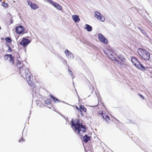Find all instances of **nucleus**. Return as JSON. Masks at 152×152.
<instances>
[{
	"label": "nucleus",
	"mask_w": 152,
	"mask_h": 152,
	"mask_svg": "<svg viewBox=\"0 0 152 152\" xmlns=\"http://www.w3.org/2000/svg\"><path fill=\"white\" fill-rule=\"evenodd\" d=\"M5 59L7 60L10 63L13 65L14 63V57L12 54H6L5 55Z\"/></svg>",
	"instance_id": "8"
},
{
	"label": "nucleus",
	"mask_w": 152,
	"mask_h": 152,
	"mask_svg": "<svg viewBox=\"0 0 152 152\" xmlns=\"http://www.w3.org/2000/svg\"><path fill=\"white\" fill-rule=\"evenodd\" d=\"M6 41L8 42H11L12 40L9 37H6L5 38Z\"/></svg>",
	"instance_id": "24"
},
{
	"label": "nucleus",
	"mask_w": 152,
	"mask_h": 152,
	"mask_svg": "<svg viewBox=\"0 0 152 152\" xmlns=\"http://www.w3.org/2000/svg\"><path fill=\"white\" fill-rule=\"evenodd\" d=\"M2 5L4 7H7L8 6V4L7 3L2 2Z\"/></svg>",
	"instance_id": "25"
},
{
	"label": "nucleus",
	"mask_w": 152,
	"mask_h": 152,
	"mask_svg": "<svg viewBox=\"0 0 152 152\" xmlns=\"http://www.w3.org/2000/svg\"><path fill=\"white\" fill-rule=\"evenodd\" d=\"M69 73L70 75H71L72 76L73 75V73L72 71L70 70L69 69H68Z\"/></svg>",
	"instance_id": "27"
},
{
	"label": "nucleus",
	"mask_w": 152,
	"mask_h": 152,
	"mask_svg": "<svg viewBox=\"0 0 152 152\" xmlns=\"http://www.w3.org/2000/svg\"><path fill=\"white\" fill-rule=\"evenodd\" d=\"M151 73L152 74V71L151 72Z\"/></svg>",
	"instance_id": "37"
},
{
	"label": "nucleus",
	"mask_w": 152,
	"mask_h": 152,
	"mask_svg": "<svg viewBox=\"0 0 152 152\" xmlns=\"http://www.w3.org/2000/svg\"><path fill=\"white\" fill-rule=\"evenodd\" d=\"M90 137H88L87 135H85L83 137V141L86 143L90 140Z\"/></svg>",
	"instance_id": "15"
},
{
	"label": "nucleus",
	"mask_w": 152,
	"mask_h": 152,
	"mask_svg": "<svg viewBox=\"0 0 152 152\" xmlns=\"http://www.w3.org/2000/svg\"><path fill=\"white\" fill-rule=\"evenodd\" d=\"M13 20L12 19L10 20V24L12 23H13Z\"/></svg>",
	"instance_id": "32"
},
{
	"label": "nucleus",
	"mask_w": 152,
	"mask_h": 152,
	"mask_svg": "<svg viewBox=\"0 0 152 152\" xmlns=\"http://www.w3.org/2000/svg\"><path fill=\"white\" fill-rule=\"evenodd\" d=\"M147 69H152V68H147V69H146V70H147V71H149V70H147Z\"/></svg>",
	"instance_id": "34"
},
{
	"label": "nucleus",
	"mask_w": 152,
	"mask_h": 152,
	"mask_svg": "<svg viewBox=\"0 0 152 152\" xmlns=\"http://www.w3.org/2000/svg\"><path fill=\"white\" fill-rule=\"evenodd\" d=\"M94 13V17L95 18L102 22H104V21L105 20L104 17L99 12L95 11Z\"/></svg>",
	"instance_id": "6"
},
{
	"label": "nucleus",
	"mask_w": 152,
	"mask_h": 152,
	"mask_svg": "<svg viewBox=\"0 0 152 152\" xmlns=\"http://www.w3.org/2000/svg\"><path fill=\"white\" fill-rule=\"evenodd\" d=\"M17 66L20 70L19 72H20V69H21L26 68L25 67L23 66V64L19 60H17Z\"/></svg>",
	"instance_id": "12"
},
{
	"label": "nucleus",
	"mask_w": 152,
	"mask_h": 152,
	"mask_svg": "<svg viewBox=\"0 0 152 152\" xmlns=\"http://www.w3.org/2000/svg\"><path fill=\"white\" fill-rule=\"evenodd\" d=\"M65 53L67 56H70L72 54V53L69 51L67 49H66L65 51Z\"/></svg>",
	"instance_id": "22"
},
{
	"label": "nucleus",
	"mask_w": 152,
	"mask_h": 152,
	"mask_svg": "<svg viewBox=\"0 0 152 152\" xmlns=\"http://www.w3.org/2000/svg\"><path fill=\"white\" fill-rule=\"evenodd\" d=\"M138 95L140 97H141V98H142L143 99H145V98L144 97V96H143L141 94H138Z\"/></svg>",
	"instance_id": "29"
},
{
	"label": "nucleus",
	"mask_w": 152,
	"mask_h": 152,
	"mask_svg": "<svg viewBox=\"0 0 152 152\" xmlns=\"http://www.w3.org/2000/svg\"><path fill=\"white\" fill-rule=\"evenodd\" d=\"M71 123V127L72 129L75 132L77 133L80 136H82L83 133L86 132V128L82 123L80 122L78 119L76 118L74 120L72 119Z\"/></svg>",
	"instance_id": "1"
},
{
	"label": "nucleus",
	"mask_w": 152,
	"mask_h": 152,
	"mask_svg": "<svg viewBox=\"0 0 152 152\" xmlns=\"http://www.w3.org/2000/svg\"><path fill=\"white\" fill-rule=\"evenodd\" d=\"M30 42V41L28 39L26 38H23L21 42H20V44L25 47Z\"/></svg>",
	"instance_id": "10"
},
{
	"label": "nucleus",
	"mask_w": 152,
	"mask_h": 152,
	"mask_svg": "<svg viewBox=\"0 0 152 152\" xmlns=\"http://www.w3.org/2000/svg\"><path fill=\"white\" fill-rule=\"evenodd\" d=\"M28 83L31 87L35 88L36 87V84L37 80L35 79H33L32 78L27 80Z\"/></svg>",
	"instance_id": "9"
},
{
	"label": "nucleus",
	"mask_w": 152,
	"mask_h": 152,
	"mask_svg": "<svg viewBox=\"0 0 152 152\" xmlns=\"http://www.w3.org/2000/svg\"><path fill=\"white\" fill-rule=\"evenodd\" d=\"M79 107L80 109V113L81 116H83L84 115L82 113V111L85 113H86L87 112V109L85 107L84 105H80Z\"/></svg>",
	"instance_id": "13"
},
{
	"label": "nucleus",
	"mask_w": 152,
	"mask_h": 152,
	"mask_svg": "<svg viewBox=\"0 0 152 152\" xmlns=\"http://www.w3.org/2000/svg\"><path fill=\"white\" fill-rule=\"evenodd\" d=\"M15 32L18 34H21L24 33V29L21 26H19L15 27Z\"/></svg>",
	"instance_id": "7"
},
{
	"label": "nucleus",
	"mask_w": 152,
	"mask_h": 152,
	"mask_svg": "<svg viewBox=\"0 0 152 152\" xmlns=\"http://www.w3.org/2000/svg\"><path fill=\"white\" fill-rule=\"evenodd\" d=\"M137 53L141 59L145 60H148L150 58V53L145 49L138 48L137 50Z\"/></svg>",
	"instance_id": "3"
},
{
	"label": "nucleus",
	"mask_w": 152,
	"mask_h": 152,
	"mask_svg": "<svg viewBox=\"0 0 152 152\" xmlns=\"http://www.w3.org/2000/svg\"><path fill=\"white\" fill-rule=\"evenodd\" d=\"M113 53V52L111 51H110V52H107L106 53V54L107 55V56L110 58H113V55L112 54Z\"/></svg>",
	"instance_id": "19"
},
{
	"label": "nucleus",
	"mask_w": 152,
	"mask_h": 152,
	"mask_svg": "<svg viewBox=\"0 0 152 152\" xmlns=\"http://www.w3.org/2000/svg\"><path fill=\"white\" fill-rule=\"evenodd\" d=\"M31 8L34 10H35L38 8V6L35 4H33L31 7Z\"/></svg>",
	"instance_id": "21"
},
{
	"label": "nucleus",
	"mask_w": 152,
	"mask_h": 152,
	"mask_svg": "<svg viewBox=\"0 0 152 152\" xmlns=\"http://www.w3.org/2000/svg\"><path fill=\"white\" fill-rule=\"evenodd\" d=\"M85 28L87 29L88 31H91L92 30L91 27L88 24L86 25Z\"/></svg>",
	"instance_id": "18"
},
{
	"label": "nucleus",
	"mask_w": 152,
	"mask_h": 152,
	"mask_svg": "<svg viewBox=\"0 0 152 152\" xmlns=\"http://www.w3.org/2000/svg\"><path fill=\"white\" fill-rule=\"evenodd\" d=\"M51 99H48L45 101V103L47 105L51 104Z\"/></svg>",
	"instance_id": "20"
},
{
	"label": "nucleus",
	"mask_w": 152,
	"mask_h": 152,
	"mask_svg": "<svg viewBox=\"0 0 152 152\" xmlns=\"http://www.w3.org/2000/svg\"><path fill=\"white\" fill-rule=\"evenodd\" d=\"M131 59L132 63L137 68L143 71L145 70V67L140 63L138 60L135 57H132Z\"/></svg>",
	"instance_id": "5"
},
{
	"label": "nucleus",
	"mask_w": 152,
	"mask_h": 152,
	"mask_svg": "<svg viewBox=\"0 0 152 152\" xmlns=\"http://www.w3.org/2000/svg\"><path fill=\"white\" fill-rule=\"evenodd\" d=\"M96 114L98 116H101L103 121L109 124L112 125L118 121L117 119L112 116L109 115L104 111H98L97 112Z\"/></svg>",
	"instance_id": "2"
},
{
	"label": "nucleus",
	"mask_w": 152,
	"mask_h": 152,
	"mask_svg": "<svg viewBox=\"0 0 152 152\" xmlns=\"http://www.w3.org/2000/svg\"><path fill=\"white\" fill-rule=\"evenodd\" d=\"M118 58L121 61H124L126 60L125 58L121 55L119 56H118Z\"/></svg>",
	"instance_id": "23"
},
{
	"label": "nucleus",
	"mask_w": 152,
	"mask_h": 152,
	"mask_svg": "<svg viewBox=\"0 0 152 152\" xmlns=\"http://www.w3.org/2000/svg\"><path fill=\"white\" fill-rule=\"evenodd\" d=\"M2 1V0H0V2H1Z\"/></svg>",
	"instance_id": "36"
},
{
	"label": "nucleus",
	"mask_w": 152,
	"mask_h": 152,
	"mask_svg": "<svg viewBox=\"0 0 152 152\" xmlns=\"http://www.w3.org/2000/svg\"><path fill=\"white\" fill-rule=\"evenodd\" d=\"M19 73L24 78H26L27 80L33 78L32 75L27 68H24L21 69L20 72H19Z\"/></svg>",
	"instance_id": "4"
},
{
	"label": "nucleus",
	"mask_w": 152,
	"mask_h": 152,
	"mask_svg": "<svg viewBox=\"0 0 152 152\" xmlns=\"http://www.w3.org/2000/svg\"><path fill=\"white\" fill-rule=\"evenodd\" d=\"M98 36L99 39L102 42L105 44H107V39L102 34H99Z\"/></svg>",
	"instance_id": "11"
},
{
	"label": "nucleus",
	"mask_w": 152,
	"mask_h": 152,
	"mask_svg": "<svg viewBox=\"0 0 152 152\" xmlns=\"http://www.w3.org/2000/svg\"><path fill=\"white\" fill-rule=\"evenodd\" d=\"M76 108L78 111H79V112H80V108H79L77 106H76Z\"/></svg>",
	"instance_id": "31"
},
{
	"label": "nucleus",
	"mask_w": 152,
	"mask_h": 152,
	"mask_svg": "<svg viewBox=\"0 0 152 152\" xmlns=\"http://www.w3.org/2000/svg\"><path fill=\"white\" fill-rule=\"evenodd\" d=\"M48 1L50 4L52 3V2L53 1L51 0H47Z\"/></svg>",
	"instance_id": "33"
},
{
	"label": "nucleus",
	"mask_w": 152,
	"mask_h": 152,
	"mask_svg": "<svg viewBox=\"0 0 152 152\" xmlns=\"http://www.w3.org/2000/svg\"><path fill=\"white\" fill-rule=\"evenodd\" d=\"M25 141L24 140H23V137H22L21 138L20 140L19 141V142H24Z\"/></svg>",
	"instance_id": "28"
},
{
	"label": "nucleus",
	"mask_w": 152,
	"mask_h": 152,
	"mask_svg": "<svg viewBox=\"0 0 152 152\" xmlns=\"http://www.w3.org/2000/svg\"><path fill=\"white\" fill-rule=\"evenodd\" d=\"M50 96L51 98L53 99L54 102L55 103H59L60 102V101L58 99L53 96L52 95L50 94Z\"/></svg>",
	"instance_id": "17"
},
{
	"label": "nucleus",
	"mask_w": 152,
	"mask_h": 152,
	"mask_svg": "<svg viewBox=\"0 0 152 152\" xmlns=\"http://www.w3.org/2000/svg\"><path fill=\"white\" fill-rule=\"evenodd\" d=\"M96 106H91L92 107H96Z\"/></svg>",
	"instance_id": "35"
},
{
	"label": "nucleus",
	"mask_w": 152,
	"mask_h": 152,
	"mask_svg": "<svg viewBox=\"0 0 152 152\" xmlns=\"http://www.w3.org/2000/svg\"><path fill=\"white\" fill-rule=\"evenodd\" d=\"M72 17L73 19L75 22H78L80 20V19L79 18V16L77 15H73Z\"/></svg>",
	"instance_id": "16"
},
{
	"label": "nucleus",
	"mask_w": 152,
	"mask_h": 152,
	"mask_svg": "<svg viewBox=\"0 0 152 152\" xmlns=\"http://www.w3.org/2000/svg\"><path fill=\"white\" fill-rule=\"evenodd\" d=\"M27 2L28 4L29 5L30 7H31L33 4L32 2L29 0L27 1Z\"/></svg>",
	"instance_id": "26"
},
{
	"label": "nucleus",
	"mask_w": 152,
	"mask_h": 152,
	"mask_svg": "<svg viewBox=\"0 0 152 152\" xmlns=\"http://www.w3.org/2000/svg\"><path fill=\"white\" fill-rule=\"evenodd\" d=\"M51 4L54 7L56 8L59 10H61L62 9V7L58 4L53 1Z\"/></svg>",
	"instance_id": "14"
},
{
	"label": "nucleus",
	"mask_w": 152,
	"mask_h": 152,
	"mask_svg": "<svg viewBox=\"0 0 152 152\" xmlns=\"http://www.w3.org/2000/svg\"><path fill=\"white\" fill-rule=\"evenodd\" d=\"M8 51L9 52H11L12 51V49L10 46H8Z\"/></svg>",
	"instance_id": "30"
}]
</instances>
